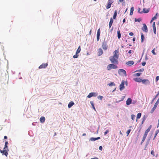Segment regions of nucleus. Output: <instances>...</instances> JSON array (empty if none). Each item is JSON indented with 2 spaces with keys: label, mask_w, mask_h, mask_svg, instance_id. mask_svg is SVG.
Segmentation results:
<instances>
[{
  "label": "nucleus",
  "mask_w": 159,
  "mask_h": 159,
  "mask_svg": "<svg viewBox=\"0 0 159 159\" xmlns=\"http://www.w3.org/2000/svg\"><path fill=\"white\" fill-rule=\"evenodd\" d=\"M118 58L113 56H111L109 58V59L111 62L112 63L115 64L116 65L118 64Z\"/></svg>",
  "instance_id": "obj_1"
},
{
  "label": "nucleus",
  "mask_w": 159,
  "mask_h": 159,
  "mask_svg": "<svg viewBox=\"0 0 159 159\" xmlns=\"http://www.w3.org/2000/svg\"><path fill=\"white\" fill-rule=\"evenodd\" d=\"M118 68V66L115 64H109L107 67V70H110L112 69H116Z\"/></svg>",
  "instance_id": "obj_2"
},
{
  "label": "nucleus",
  "mask_w": 159,
  "mask_h": 159,
  "mask_svg": "<svg viewBox=\"0 0 159 159\" xmlns=\"http://www.w3.org/2000/svg\"><path fill=\"white\" fill-rule=\"evenodd\" d=\"M118 74L121 75H124L125 76L127 75L126 71L123 69H120L118 71Z\"/></svg>",
  "instance_id": "obj_3"
},
{
  "label": "nucleus",
  "mask_w": 159,
  "mask_h": 159,
  "mask_svg": "<svg viewBox=\"0 0 159 159\" xmlns=\"http://www.w3.org/2000/svg\"><path fill=\"white\" fill-rule=\"evenodd\" d=\"M119 53L118 50H116L113 52V56L119 58Z\"/></svg>",
  "instance_id": "obj_4"
},
{
  "label": "nucleus",
  "mask_w": 159,
  "mask_h": 159,
  "mask_svg": "<svg viewBox=\"0 0 159 159\" xmlns=\"http://www.w3.org/2000/svg\"><path fill=\"white\" fill-rule=\"evenodd\" d=\"M158 103H157L156 102L155 103L154 106H153V108H152L151 110L150 111V113L152 114V113L156 109L157 107V106L158 105Z\"/></svg>",
  "instance_id": "obj_5"
},
{
  "label": "nucleus",
  "mask_w": 159,
  "mask_h": 159,
  "mask_svg": "<svg viewBox=\"0 0 159 159\" xmlns=\"http://www.w3.org/2000/svg\"><path fill=\"white\" fill-rule=\"evenodd\" d=\"M142 29L143 31L146 33H147L148 32L147 27L145 24H143V27H142Z\"/></svg>",
  "instance_id": "obj_6"
},
{
  "label": "nucleus",
  "mask_w": 159,
  "mask_h": 159,
  "mask_svg": "<svg viewBox=\"0 0 159 159\" xmlns=\"http://www.w3.org/2000/svg\"><path fill=\"white\" fill-rule=\"evenodd\" d=\"M141 82L143 84L146 85L149 84L150 83L148 79L142 80Z\"/></svg>",
  "instance_id": "obj_7"
},
{
  "label": "nucleus",
  "mask_w": 159,
  "mask_h": 159,
  "mask_svg": "<svg viewBox=\"0 0 159 159\" xmlns=\"http://www.w3.org/2000/svg\"><path fill=\"white\" fill-rule=\"evenodd\" d=\"M124 84H125V81L124 80H123L121 84H120V91L122 90L124 88Z\"/></svg>",
  "instance_id": "obj_8"
},
{
  "label": "nucleus",
  "mask_w": 159,
  "mask_h": 159,
  "mask_svg": "<svg viewBox=\"0 0 159 159\" xmlns=\"http://www.w3.org/2000/svg\"><path fill=\"white\" fill-rule=\"evenodd\" d=\"M48 65V63H43L39 67V69L45 68Z\"/></svg>",
  "instance_id": "obj_9"
},
{
  "label": "nucleus",
  "mask_w": 159,
  "mask_h": 159,
  "mask_svg": "<svg viewBox=\"0 0 159 159\" xmlns=\"http://www.w3.org/2000/svg\"><path fill=\"white\" fill-rule=\"evenodd\" d=\"M152 127V125H150L149 127L148 128V129L145 131L144 134V135L146 136H147L148 133L150 131Z\"/></svg>",
  "instance_id": "obj_10"
},
{
  "label": "nucleus",
  "mask_w": 159,
  "mask_h": 159,
  "mask_svg": "<svg viewBox=\"0 0 159 159\" xmlns=\"http://www.w3.org/2000/svg\"><path fill=\"white\" fill-rule=\"evenodd\" d=\"M100 29H99L97 30V41H99L100 38Z\"/></svg>",
  "instance_id": "obj_11"
},
{
  "label": "nucleus",
  "mask_w": 159,
  "mask_h": 159,
  "mask_svg": "<svg viewBox=\"0 0 159 159\" xmlns=\"http://www.w3.org/2000/svg\"><path fill=\"white\" fill-rule=\"evenodd\" d=\"M113 2L112 1H109L108 2L106 6V8L107 9H109L111 7V6Z\"/></svg>",
  "instance_id": "obj_12"
},
{
  "label": "nucleus",
  "mask_w": 159,
  "mask_h": 159,
  "mask_svg": "<svg viewBox=\"0 0 159 159\" xmlns=\"http://www.w3.org/2000/svg\"><path fill=\"white\" fill-rule=\"evenodd\" d=\"M102 47L103 49L104 50H106L107 49V44L104 42H103L102 45Z\"/></svg>",
  "instance_id": "obj_13"
},
{
  "label": "nucleus",
  "mask_w": 159,
  "mask_h": 159,
  "mask_svg": "<svg viewBox=\"0 0 159 159\" xmlns=\"http://www.w3.org/2000/svg\"><path fill=\"white\" fill-rule=\"evenodd\" d=\"M132 103V99L130 98H128L126 101V104L129 105Z\"/></svg>",
  "instance_id": "obj_14"
},
{
  "label": "nucleus",
  "mask_w": 159,
  "mask_h": 159,
  "mask_svg": "<svg viewBox=\"0 0 159 159\" xmlns=\"http://www.w3.org/2000/svg\"><path fill=\"white\" fill-rule=\"evenodd\" d=\"M103 53V51L101 48H99L98 50V56L101 55Z\"/></svg>",
  "instance_id": "obj_15"
},
{
  "label": "nucleus",
  "mask_w": 159,
  "mask_h": 159,
  "mask_svg": "<svg viewBox=\"0 0 159 159\" xmlns=\"http://www.w3.org/2000/svg\"><path fill=\"white\" fill-rule=\"evenodd\" d=\"M134 80L136 82H141L142 79L140 78L137 77L134 79Z\"/></svg>",
  "instance_id": "obj_16"
},
{
  "label": "nucleus",
  "mask_w": 159,
  "mask_h": 159,
  "mask_svg": "<svg viewBox=\"0 0 159 159\" xmlns=\"http://www.w3.org/2000/svg\"><path fill=\"white\" fill-rule=\"evenodd\" d=\"M134 63V62L132 61H128L126 63V64L129 66H131L133 65Z\"/></svg>",
  "instance_id": "obj_17"
},
{
  "label": "nucleus",
  "mask_w": 159,
  "mask_h": 159,
  "mask_svg": "<svg viewBox=\"0 0 159 159\" xmlns=\"http://www.w3.org/2000/svg\"><path fill=\"white\" fill-rule=\"evenodd\" d=\"M100 139V137H98L97 138H94L92 137V138H91L90 139V140L92 141H95L97 140H98V139Z\"/></svg>",
  "instance_id": "obj_18"
},
{
  "label": "nucleus",
  "mask_w": 159,
  "mask_h": 159,
  "mask_svg": "<svg viewBox=\"0 0 159 159\" xmlns=\"http://www.w3.org/2000/svg\"><path fill=\"white\" fill-rule=\"evenodd\" d=\"M40 122L42 123H43L45 122V118L44 116H42L40 118Z\"/></svg>",
  "instance_id": "obj_19"
},
{
  "label": "nucleus",
  "mask_w": 159,
  "mask_h": 159,
  "mask_svg": "<svg viewBox=\"0 0 159 159\" xmlns=\"http://www.w3.org/2000/svg\"><path fill=\"white\" fill-rule=\"evenodd\" d=\"M113 20L112 18H111L110 19V21L109 23V28H110L112 25V24H113Z\"/></svg>",
  "instance_id": "obj_20"
},
{
  "label": "nucleus",
  "mask_w": 159,
  "mask_h": 159,
  "mask_svg": "<svg viewBox=\"0 0 159 159\" xmlns=\"http://www.w3.org/2000/svg\"><path fill=\"white\" fill-rule=\"evenodd\" d=\"M74 104V103L72 101L70 102L68 104V108H70Z\"/></svg>",
  "instance_id": "obj_21"
},
{
  "label": "nucleus",
  "mask_w": 159,
  "mask_h": 159,
  "mask_svg": "<svg viewBox=\"0 0 159 159\" xmlns=\"http://www.w3.org/2000/svg\"><path fill=\"white\" fill-rule=\"evenodd\" d=\"M81 51V48H80V46L78 47L76 51V54H78Z\"/></svg>",
  "instance_id": "obj_22"
},
{
  "label": "nucleus",
  "mask_w": 159,
  "mask_h": 159,
  "mask_svg": "<svg viewBox=\"0 0 159 159\" xmlns=\"http://www.w3.org/2000/svg\"><path fill=\"white\" fill-rule=\"evenodd\" d=\"M117 14V11L116 10H115L113 16V19H115L116 17Z\"/></svg>",
  "instance_id": "obj_23"
},
{
  "label": "nucleus",
  "mask_w": 159,
  "mask_h": 159,
  "mask_svg": "<svg viewBox=\"0 0 159 159\" xmlns=\"http://www.w3.org/2000/svg\"><path fill=\"white\" fill-rule=\"evenodd\" d=\"M149 10L148 9H146V8H143L142 11L143 13H148L149 12Z\"/></svg>",
  "instance_id": "obj_24"
},
{
  "label": "nucleus",
  "mask_w": 159,
  "mask_h": 159,
  "mask_svg": "<svg viewBox=\"0 0 159 159\" xmlns=\"http://www.w3.org/2000/svg\"><path fill=\"white\" fill-rule=\"evenodd\" d=\"M159 132V130H157L156 131L155 134H154V136L153 138V140L155 139L157 134Z\"/></svg>",
  "instance_id": "obj_25"
},
{
  "label": "nucleus",
  "mask_w": 159,
  "mask_h": 159,
  "mask_svg": "<svg viewBox=\"0 0 159 159\" xmlns=\"http://www.w3.org/2000/svg\"><path fill=\"white\" fill-rule=\"evenodd\" d=\"M117 33V37H118V39H120L121 37V34H120V31L118 30Z\"/></svg>",
  "instance_id": "obj_26"
},
{
  "label": "nucleus",
  "mask_w": 159,
  "mask_h": 159,
  "mask_svg": "<svg viewBox=\"0 0 159 159\" xmlns=\"http://www.w3.org/2000/svg\"><path fill=\"white\" fill-rule=\"evenodd\" d=\"M134 11V7H132L130 9V15H132L133 14V11Z\"/></svg>",
  "instance_id": "obj_27"
},
{
  "label": "nucleus",
  "mask_w": 159,
  "mask_h": 159,
  "mask_svg": "<svg viewBox=\"0 0 159 159\" xmlns=\"http://www.w3.org/2000/svg\"><path fill=\"white\" fill-rule=\"evenodd\" d=\"M141 116V113H139L137 116V119H136V121H137V119H139Z\"/></svg>",
  "instance_id": "obj_28"
},
{
  "label": "nucleus",
  "mask_w": 159,
  "mask_h": 159,
  "mask_svg": "<svg viewBox=\"0 0 159 159\" xmlns=\"http://www.w3.org/2000/svg\"><path fill=\"white\" fill-rule=\"evenodd\" d=\"M9 151V150L8 149H7V150H5V151L4 154L5 155L6 157H7L8 155V152Z\"/></svg>",
  "instance_id": "obj_29"
},
{
  "label": "nucleus",
  "mask_w": 159,
  "mask_h": 159,
  "mask_svg": "<svg viewBox=\"0 0 159 159\" xmlns=\"http://www.w3.org/2000/svg\"><path fill=\"white\" fill-rule=\"evenodd\" d=\"M90 103L91 104V105L93 108V109L95 110V111H96V109H95V108L94 107V104L93 103V101H91L90 102Z\"/></svg>",
  "instance_id": "obj_30"
},
{
  "label": "nucleus",
  "mask_w": 159,
  "mask_h": 159,
  "mask_svg": "<svg viewBox=\"0 0 159 159\" xmlns=\"http://www.w3.org/2000/svg\"><path fill=\"white\" fill-rule=\"evenodd\" d=\"M141 42L142 43L144 39V35L143 33H141Z\"/></svg>",
  "instance_id": "obj_31"
},
{
  "label": "nucleus",
  "mask_w": 159,
  "mask_h": 159,
  "mask_svg": "<svg viewBox=\"0 0 159 159\" xmlns=\"http://www.w3.org/2000/svg\"><path fill=\"white\" fill-rule=\"evenodd\" d=\"M93 92L90 93H89V94L87 96V97L90 98L91 97L93 96Z\"/></svg>",
  "instance_id": "obj_32"
},
{
  "label": "nucleus",
  "mask_w": 159,
  "mask_h": 159,
  "mask_svg": "<svg viewBox=\"0 0 159 159\" xmlns=\"http://www.w3.org/2000/svg\"><path fill=\"white\" fill-rule=\"evenodd\" d=\"M141 73H136L134 74V75L135 76H139L141 75Z\"/></svg>",
  "instance_id": "obj_33"
},
{
  "label": "nucleus",
  "mask_w": 159,
  "mask_h": 159,
  "mask_svg": "<svg viewBox=\"0 0 159 159\" xmlns=\"http://www.w3.org/2000/svg\"><path fill=\"white\" fill-rule=\"evenodd\" d=\"M108 85L110 86H115V84L113 82H111L109 84H108Z\"/></svg>",
  "instance_id": "obj_34"
},
{
  "label": "nucleus",
  "mask_w": 159,
  "mask_h": 159,
  "mask_svg": "<svg viewBox=\"0 0 159 159\" xmlns=\"http://www.w3.org/2000/svg\"><path fill=\"white\" fill-rule=\"evenodd\" d=\"M142 20V19L141 18H139L138 19H135V21L136 22L138 21V22H140Z\"/></svg>",
  "instance_id": "obj_35"
},
{
  "label": "nucleus",
  "mask_w": 159,
  "mask_h": 159,
  "mask_svg": "<svg viewBox=\"0 0 159 159\" xmlns=\"http://www.w3.org/2000/svg\"><path fill=\"white\" fill-rule=\"evenodd\" d=\"M155 48H154L152 51V52L154 55H156V53L155 52Z\"/></svg>",
  "instance_id": "obj_36"
},
{
  "label": "nucleus",
  "mask_w": 159,
  "mask_h": 159,
  "mask_svg": "<svg viewBox=\"0 0 159 159\" xmlns=\"http://www.w3.org/2000/svg\"><path fill=\"white\" fill-rule=\"evenodd\" d=\"M144 69H141L139 70H137L135 71V72H138V71H140V72H143L144 71Z\"/></svg>",
  "instance_id": "obj_37"
},
{
  "label": "nucleus",
  "mask_w": 159,
  "mask_h": 159,
  "mask_svg": "<svg viewBox=\"0 0 159 159\" xmlns=\"http://www.w3.org/2000/svg\"><path fill=\"white\" fill-rule=\"evenodd\" d=\"M146 137H147L146 136L143 135V139L142 140V142H143L145 141V140L146 138Z\"/></svg>",
  "instance_id": "obj_38"
},
{
  "label": "nucleus",
  "mask_w": 159,
  "mask_h": 159,
  "mask_svg": "<svg viewBox=\"0 0 159 159\" xmlns=\"http://www.w3.org/2000/svg\"><path fill=\"white\" fill-rule=\"evenodd\" d=\"M135 115H133V114H132L131 115V119L133 120H134V118H135Z\"/></svg>",
  "instance_id": "obj_39"
},
{
  "label": "nucleus",
  "mask_w": 159,
  "mask_h": 159,
  "mask_svg": "<svg viewBox=\"0 0 159 159\" xmlns=\"http://www.w3.org/2000/svg\"><path fill=\"white\" fill-rule=\"evenodd\" d=\"M93 96H94V97H96L97 96L98 94V93H94V92H93Z\"/></svg>",
  "instance_id": "obj_40"
},
{
  "label": "nucleus",
  "mask_w": 159,
  "mask_h": 159,
  "mask_svg": "<svg viewBox=\"0 0 159 159\" xmlns=\"http://www.w3.org/2000/svg\"><path fill=\"white\" fill-rule=\"evenodd\" d=\"M103 98V97L102 96H98V99H100L101 100H102Z\"/></svg>",
  "instance_id": "obj_41"
},
{
  "label": "nucleus",
  "mask_w": 159,
  "mask_h": 159,
  "mask_svg": "<svg viewBox=\"0 0 159 159\" xmlns=\"http://www.w3.org/2000/svg\"><path fill=\"white\" fill-rule=\"evenodd\" d=\"M152 27L153 29H156V25H155V22H153L152 24Z\"/></svg>",
  "instance_id": "obj_42"
},
{
  "label": "nucleus",
  "mask_w": 159,
  "mask_h": 159,
  "mask_svg": "<svg viewBox=\"0 0 159 159\" xmlns=\"http://www.w3.org/2000/svg\"><path fill=\"white\" fill-rule=\"evenodd\" d=\"M159 80V76H157L156 77L155 81L156 82H157Z\"/></svg>",
  "instance_id": "obj_43"
},
{
  "label": "nucleus",
  "mask_w": 159,
  "mask_h": 159,
  "mask_svg": "<svg viewBox=\"0 0 159 159\" xmlns=\"http://www.w3.org/2000/svg\"><path fill=\"white\" fill-rule=\"evenodd\" d=\"M78 54H76L74 55L73 56V57L74 58H77L78 57V55H77Z\"/></svg>",
  "instance_id": "obj_44"
},
{
  "label": "nucleus",
  "mask_w": 159,
  "mask_h": 159,
  "mask_svg": "<svg viewBox=\"0 0 159 159\" xmlns=\"http://www.w3.org/2000/svg\"><path fill=\"white\" fill-rule=\"evenodd\" d=\"M109 131L108 130H106L105 132L104 133V135H106L109 132Z\"/></svg>",
  "instance_id": "obj_45"
},
{
  "label": "nucleus",
  "mask_w": 159,
  "mask_h": 159,
  "mask_svg": "<svg viewBox=\"0 0 159 159\" xmlns=\"http://www.w3.org/2000/svg\"><path fill=\"white\" fill-rule=\"evenodd\" d=\"M5 149H3V150H1L0 151V152L1 153H2L3 154H4V152H5Z\"/></svg>",
  "instance_id": "obj_46"
},
{
  "label": "nucleus",
  "mask_w": 159,
  "mask_h": 159,
  "mask_svg": "<svg viewBox=\"0 0 159 159\" xmlns=\"http://www.w3.org/2000/svg\"><path fill=\"white\" fill-rule=\"evenodd\" d=\"M141 9L140 8H139L138 9V12L139 13H143V12H142V11H141Z\"/></svg>",
  "instance_id": "obj_47"
},
{
  "label": "nucleus",
  "mask_w": 159,
  "mask_h": 159,
  "mask_svg": "<svg viewBox=\"0 0 159 159\" xmlns=\"http://www.w3.org/2000/svg\"><path fill=\"white\" fill-rule=\"evenodd\" d=\"M151 153L153 155V156H155L154 152L153 150H152L151 152Z\"/></svg>",
  "instance_id": "obj_48"
},
{
  "label": "nucleus",
  "mask_w": 159,
  "mask_h": 159,
  "mask_svg": "<svg viewBox=\"0 0 159 159\" xmlns=\"http://www.w3.org/2000/svg\"><path fill=\"white\" fill-rule=\"evenodd\" d=\"M3 149L5 150H7V149H8L7 145H5Z\"/></svg>",
  "instance_id": "obj_49"
},
{
  "label": "nucleus",
  "mask_w": 159,
  "mask_h": 159,
  "mask_svg": "<svg viewBox=\"0 0 159 159\" xmlns=\"http://www.w3.org/2000/svg\"><path fill=\"white\" fill-rule=\"evenodd\" d=\"M125 98V96H122V98H121V100H119V101H118V102H120L121 101H123L124 100V99Z\"/></svg>",
  "instance_id": "obj_50"
},
{
  "label": "nucleus",
  "mask_w": 159,
  "mask_h": 159,
  "mask_svg": "<svg viewBox=\"0 0 159 159\" xmlns=\"http://www.w3.org/2000/svg\"><path fill=\"white\" fill-rule=\"evenodd\" d=\"M130 131H131V130L130 129H129V130H128V131L127 132V135H129V133H130Z\"/></svg>",
  "instance_id": "obj_51"
},
{
  "label": "nucleus",
  "mask_w": 159,
  "mask_h": 159,
  "mask_svg": "<svg viewBox=\"0 0 159 159\" xmlns=\"http://www.w3.org/2000/svg\"><path fill=\"white\" fill-rule=\"evenodd\" d=\"M157 18V17H156V16H155L152 18V20H154L156 19Z\"/></svg>",
  "instance_id": "obj_52"
},
{
  "label": "nucleus",
  "mask_w": 159,
  "mask_h": 159,
  "mask_svg": "<svg viewBox=\"0 0 159 159\" xmlns=\"http://www.w3.org/2000/svg\"><path fill=\"white\" fill-rule=\"evenodd\" d=\"M99 149L100 150L102 151V146H100L99 147Z\"/></svg>",
  "instance_id": "obj_53"
},
{
  "label": "nucleus",
  "mask_w": 159,
  "mask_h": 159,
  "mask_svg": "<svg viewBox=\"0 0 159 159\" xmlns=\"http://www.w3.org/2000/svg\"><path fill=\"white\" fill-rule=\"evenodd\" d=\"M159 95V91L158 92V93H157V94L155 96V97L154 98H156L157 96H158Z\"/></svg>",
  "instance_id": "obj_54"
},
{
  "label": "nucleus",
  "mask_w": 159,
  "mask_h": 159,
  "mask_svg": "<svg viewBox=\"0 0 159 159\" xmlns=\"http://www.w3.org/2000/svg\"><path fill=\"white\" fill-rule=\"evenodd\" d=\"M129 35L130 36H133L134 35V33L132 32H130L129 33Z\"/></svg>",
  "instance_id": "obj_55"
},
{
  "label": "nucleus",
  "mask_w": 159,
  "mask_h": 159,
  "mask_svg": "<svg viewBox=\"0 0 159 159\" xmlns=\"http://www.w3.org/2000/svg\"><path fill=\"white\" fill-rule=\"evenodd\" d=\"M146 64V62H143L142 63V65L143 66H144Z\"/></svg>",
  "instance_id": "obj_56"
},
{
  "label": "nucleus",
  "mask_w": 159,
  "mask_h": 159,
  "mask_svg": "<svg viewBox=\"0 0 159 159\" xmlns=\"http://www.w3.org/2000/svg\"><path fill=\"white\" fill-rule=\"evenodd\" d=\"M153 31H154V33L155 34H156V29H153Z\"/></svg>",
  "instance_id": "obj_57"
},
{
  "label": "nucleus",
  "mask_w": 159,
  "mask_h": 159,
  "mask_svg": "<svg viewBox=\"0 0 159 159\" xmlns=\"http://www.w3.org/2000/svg\"><path fill=\"white\" fill-rule=\"evenodd\" d=\"M132 50H129V52H128V53H129V54H130V53H132Z\"/></svg>",
  "instance_id": "obj_58"
},
{
  "label": "nucleus",
  "mask_w": 159,
  "mask_h": 159,
  "mask_svg": "<svg viewBox=\"0 0 159 159\" xmlns=\"http://www.w3.org/2000/svg\"><path fill=\"white\" fill-rule=\"evenodd\" d=\"M155 99V98H154L152 99V101L151 102V103H152L154 101V100Z\"/></svg>",
  "instance_id": "obj_59"
},
{
  "label": "nucleus",
  "mask_w": 159,
  "mask_h": 159,
  "mask_svg": "<svg viewBox=\"0 0 159 159\" xmlns=\"http://www.w3.org/2000/svg\"><path fill=\"white\" fill-rule=\"evenodd\" d=\"M156 102L159 104V98H158V99H157V102Z\"/></svg>",
  "instance_id": "obj_60"
},
{
  "label": "nucleus",
  "mask_w": 159,
  "mask_h": 159,
  "mask_svg": "<svg viewBox=\"0 0 159 159\" xmlns=\"http://www.w3.org/2000/svg\"><path fill=\"white\" fill-rule=\"evenodd\" d=\"M8 144V143L7 141H6L5 143V145H7Z\"/></svg>",
  "instance_id": "obj_61"
},
{
  "label": "nucleus",
  "mask_w": 159,
  "mask_h": 159,
  "mask_svg": "<svg viewBox=\"0 0 159 159\" xmlns=\"http://www.w3.org/2000/svg\"><path fill=\"white\" fill-rule=\"evenodd\" d=\"M91 159H98L97 157H94L91 158Z\"/></svg>",
  "instance_id": "obj_62"
},
{
  "label": "nucleus",
  "mask_w": 159,
  "mask_h": 159,
  "mask_svg": "<svg viewBox=\"0 0 159 159\" xmlns=\"http://www.w3.org/2000/svg\"><path fill=\"white\" fill-rule=\"evenodd\" d=\"M135 38H134L133 39V42H134L135 41Z\"/></svg>",
  "instance_id": "obj_63"
},
{
  "label": "nucleus",
  "mask_w": 159,
  "mask_h": 159,
  "mask_svg": "<svg viewBox=\"0 0 159 159\" xmlns=\"http://www.w3.org/2000/svg\"><path fill=\"white\" fill-rule=\"evenodd\" d=\"M159 120H158L157 127L158 128L159 127Z\"/></svg>",
  "instance_id": "obj_64"
}]
</instances>
